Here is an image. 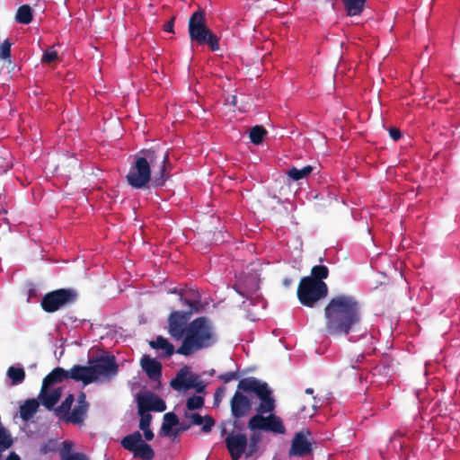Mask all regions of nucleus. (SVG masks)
I'll return each mask as SVG.
<instances>
[{
	"mask_svg": "<svg viewBox=\"0 0 460 460\" xmlns=\"http://www.w3.org/2000/svg\"><path fill=\"white\" fill-rule=\"evenodd\" d=\"M360 306L354 296L339 295L324 309L325 332L332 336L348 334L360 320Z\"/></svg>",
	"mask_w": 460,
	"mask_h": 460,
	"instance_id": "obj_1",
	"label": "nucleus"
},
{
	"mask_svg": "<svg viewBox=\"0 0 460 460\" xmlns=\"http://www.w3.org/2000/svg\"><path fill=\"white\" fill-rule=\"evenodd\" d=\"M166 154H158L155 150H142L135 158L128 174L127 181L128 184L136 189L144 188L151 178V166L159 164V171L154 172V177L158 184L164 181V175L168 162Z\"/></svg>",
	"mask_w": 460,
	"mask_h": 460,
	"instance_id": "obj_2",
	"label": "nucleus"
},
{
	"mask_svg": "<svg viewBox=\"0 0 460 460\" xmlns=\"http://www.w3.org/2000/svg\"><path fill=\"white\" fill-rule=\"evenodd\" d=\"M215 341L216 337L210 323L204 318H199L189 325L182 345L178 349L177 353L188 356L210 346Z\"/></svg>",
	"mask_w": 460,
	"mask_h": 460,
	"instance_id": "obj_3",
	"label": "nucleus"
},
{
	"mask_svg": "<svg viewBox=\"0 0 460 460\" xmlns=\"http://www.w3.org/2000/svg\"><path fill=\"white\" fill-rule=\"evenodd\" d=\"M70 378L82 381L84 385L110 379L117 374V366L112 358H101L89 366H75L70 370Z\"/></svg>",
	"mask_w": 460,
	"mask_h": 460,
	"instance_id": "obj_4",
	"label": "nucleus"
},
{
	"mask_svg": "<svg viewBox=\"0 0 460 460\" xmlns=\"http://www.w3.org/2000/svg\"><path fill=\"white\" fill-rule=\"evenodd\" d=\"M189 35L191 40L199 44L208 43L213 51L219 49L218 39L206 25L205 13L195 12L189 20Z\"/></svg>",
	"mask_w": 460,
	"mask_h": 460,
	"instance_id": "obj_5",
	"label": "nucleus"
},
{
	"mask_svg": "<svg viewBox=\"0 0 460 460\" xmlns=\"http://www.w3.org/2000/svg\"><path fill=\"white\" fill-rule=\"evenodd\" d=\"M66 378H70V371L60 367L55 368L44 378L40 398L45 407L49 409L57 403L61 396V388L54 385Z\"/></svg>",
	"mask_w": 460,
	"mask_h": 460,
	"instance_id": "obj_6",
	"label": "nucleus"
},
{
	"mask_svg": "<svg viewBox=\"0 0 460 460\" xmlns=\"http://www.w3.org/2000/svg\"><path fill=\"white\" fill-rule=\"evenodd\" d=\"M327 286L321 280L311 277H305L301 279L297 289L299 301L306 306L312 307L320 299L326 296Z\"/></svg>",
	"mask_w": 460,
	"mask_h": 460,
	"instance_id": "obj_7",
	"label": "nucleus"
},
{
	"mask_svg": "<svg viewBox=\"0 0 460 460\" xmlns=\"http://www.w3.org/2000/svg\"><path fill=\"white\" fill-rule=\"evenodd\" d=\"M238 388L243 391H251L255 393L261 399L259 411L267 413L274 409V401L270 397V390L266 383H262L255 378L250 377L240 381Z\"/></svg>",
	"mask_w": 460,
	"mask_h": 460,
	"instance_id": "obj_8",
	"label": "nucleus"
},
{
	"mask_svg": "<svg viewBox=\"0 0 460 460\" xmlns=\"http://www.w3.org/2000/svg\"><path fill=\"white\" fill-rule=\"evenodd\" d=\"M73 402L74 397L72 394H69L62 402V404L57 409V411L59 414L67 415L66 420L75 424H81L84 420L88 408V404L85 402V395L81 394L78 396L76 404L73 408L72 412L68 415V411Z\"/></svg>",
	"mask_w": 460,
	"mask_h": 460,
	"instance_id": "obj_9",
	"label": "nucleus"
},
{
	"mask_svg": "<svg viewBox=\"0 0 460 460\" xmlns=\"http://www.w3.org/2000/svg\"><path fill=\"white\" fill-rule=\"evenodd\" d=\"M180 299H184L190 309L187 312H173L169 317V332L177 340H180L183 335L184 326L189 315L193 312L198 311V305L196 302H191L182 296H180Z\"/></svg>",
	"mask_w": 460,
	"mask_h": 460,
	"instance_id": "obj_10",
	"label": "nucleus"
},
{
	"mask_svg": "<svg viewBox=\"0 0 460 460\" xmlns=\"http://www.w3.org/2000/svg\"><path fill=\"white\" fill-rule=\"evenodd\" d=\"M121 445L125 449L133 453L135 457L151 460L154 456L152 448L142 439V436L138 431L125 437L121 441Z\"/></svg>",
	"mask_w": 460,
	"mask_h": 460,
	"instance_id": "obj_11",
	"label": "nucleus"
},
{
	"mask_svg": "<svg viewBox=\"0 0 460 460\" xmlns=\"http://www.w3.org/2000/svg\"><path fill=\"white\" fill-rule=\"evenodd\" d=\"M75 297L74 292L66 289H59L51 292L44 296L41 305L45 311L55 312Z\"/></svg>",
	"mask_w": 460,
	"mask_h": 460,
	"instance_id": "obj_12",
	"label": "nucleus"
},
{
	"mask_svg": "<svg viewBox=\"0 0 460 460\" xmlns=\"http://www.w3.org/2000/svg\"><path fill=\"white\" fill-rule=\"evenodd\" d=\"M172 386L178 391L195 388L200 392L204 385L199 377L192 374L189 367H183L178 373L177 376L172 381Z\"/></svg>",
	"mask_w": 460,
	"mask_h": 460,
	"instance_id": "obj_13",
	"label": "nucleus"
},
{
	"mask_svg": "<svg viewBox=\"0 0 460 460\" xmlns=\"http://www.w3.org/2000/svg\"><path fill=\"white\" fill-rule=\"evenodd\" d=\"M226 441L232 459L239 460L247 446L246 437L239 433L230 434Z\"/></svg>",
	"mask_w": 460,
	"mask_h": 460,
	"instance_id": "obj_14",
	"label": "nucleus"
},
{
	"mask_svg": "<svg viewBox=\"0 0 460 460\" xmlns=\"http://www.w3.org/2000/svg\"><path fill=\"white\" fill-rule=\"evenodd\" d=\"M139 410L164 411L165 410L164 402L156 395L150 393H144L137 397Z\"/></svg>",
	"mask_w": 460,
	"mask_h": 460,
	"instance_id": "obj_15",
	"label": "nucleus"
},
{
	"mask_svg": "<svg viewBox=\"0 0 460 460\" xmlns=\"http://www.w3.org/2000/svg\"><path fill=\"white\" fill-rule=\"evenodd\" d=\"M311 451V438L308 431H301L293 439L290 455L304 456Z\"/></svg>",
	"mask_w": 460,
	"mask_h": 460,
	"instance_id": "obj_16",
	"label": "nucleus"
},
{
	"mask_svg": "<svg viewBox=\"0 0 460 460\" xmlns=\"http://www.w3.org/2000/svg\"><path fill=\"white\" fill-rule=\"evenodd\" d=\"M195 411L196 410H185L184 416L189 423L194 425H202V429L204 431L210 430L211 427L214 425V420L208 416L202 417Z\"/></svg>",
	"mask_w": 460,
	"mask_h": 460,
	"instance_id": "obj_17",
	"label": "nucleus"
},
{
	"mask_svg": "<svg viewBox=\"0 0 460 460\" xmlns=\"http://www.w3.org/2000/svg\"><path fill=\"white\" fill-rule=\"evenodd\" d=\"M250 407V400L242 394L236 392L231 402L233 414L235 417L243 416L249 411Z\"/></svg>",
	"mask_w": 460,
	"mask_h": 460,
	"instance_id": "obj_18",
	"label": "nucleus"
},
{
	"mask_svg": "<svg viewBox=\"0 0 460 460\" xmlns=\"http://www.w3.org/2000/svg\"><path fill=\"white\" fill-rule=\"evenodd\" d=\"M61 460H88L84 453L75 451V444L71 441H64L60 449Z\"/></svg>",
	"mask_w": 460,
	"mask_h": 460,
	"instance_id": "obj_19",
	"label": "nucleus"
},
{
	"mask_svg": "<svg viewBox=\"0 0 460 460\" xmlns=\"http://www.w3.org/2000/svg\"><path fill=\"white\" fill-rule=\"evenodd\" d=\"M141 366L150 378L154 380L158 379L161 375V365L159 362L145 356L141 359Z\"/></svg>",
	"mask_w": 460,
	"mask_h": 460,
	"instance_id": "obj_20",
	"label": "nucleus"
},
{
	"mask_svg": "<svg viewBox=\"0 0 460 460\" xmlns=\"http://www.w3.org/2000/svg\"><path fill=\"white\" fill-rule=\"evenodd\" d=\"M39 402L32 399L28 400L23 405L21 406L20 413L22 420H27L31 419L37 411Z\"/></svg>",
	"mask_w": 460,
	"mask_h": 460,
	"instance_id": "obj_21",
	"label": "nucleus"
},
{
	"mask_svg": "<svg viewBox=\"0 0 460 460\" xmlns=\"http://www.w3.org/2000/svg\"><path fill=\"white\" fill-rule=\"evenodd\" d=\"M150 346L156 349H161L166 356L173 353L174 348L168 341L163 337H157L155 341H150Z\"/></svg>",
	"mask_w": 460,
	"mask_h": 460,
	"instance_id": "obj_22",
	"label": "nucleus"
},
{
	"mask_svg": "<svg viewBox=\"0 0 460 460\" xmlns=\"http://www.w3.org/2000/svg\"><path fill=\"white\" fill-rule=\"evenodd\" d=\"M349 15H358L364 8L365 0H343Z\"/></svg>",
	"mask_w": 460,
	"mask_h": 460,
	"instance_id": "obj_23",
	"label": "nucleus"
},
{
	"mask_svg": "<svg viewBox=\"0 0 460 460\" xmlns=\"http://www.w3.org/2000/svg\"><path fill=\"white\" fill-rule=\"evenodd\" d=\"M266 430L283 434L285 432V427L280 418L276 415H270L267 417Z\"/></svg>",
	"mask_w": 460,
	"mask_h": 460,
	"instance_id": "obj_24",
	"label": "nucleus"
},
{
	"mask_svg": "<svg viewBox=\"0 0 460 460\" xmlns=\"http://www.w3.org/2000/svg\"><path fill=\"white\" fill-rule=\"evenodd\" d=\"M7 376L11 379L12 385H19L25 378V372L22 367L12 366L7 370Z\"/></svg>",
	"mask_w": 460,
	"mask_h": 460,
	"instance_id": "obj_25",
	"label": "nucleus"
},
{
	"mask_svg": "<svg viewBox=\"0 0 460 460\" xmlns=\"http://www.w3.org/2000/svg\"><path fill=\"white\" fill-rule=\"evenodd\" d=\"M312 172L313 167L306 165L302 169L292 168L288 171V174L292 180L298 181L307 177Z\"/></svg>",
	"mask_w": 460,
	"mask_h": 460,
	"instance_id": "obj_26",
	"label": "nucleus"
},
{
	"mask_svg": "<svg viewBox=\"0 0 460 460\" xmlns=\"http://www.w3.org/2000/svg\"><path fill=\"white\" fill-rule=\"evenodd\" d=\"M267 131L261 126H255L250 131V139L255 144L259 145L262 142Z\"/></svg>",
	"mask_w": 460,
	"mask_h": 460,
	"instance_id": "obj_27",
	"label": "nucleus"
},
{
	"mask_svg": "<svg viewBox=\"0 0 460 460\" xmlns=\"http://www.w3.org/2000/svg\"><path fill=\"white\" fill-rule=\"evenodd\" d=\"M177 424V417L171 412L164 414V422L162 425V431L165 435L169 434L172 428Z\"/></svg>",
	"mask_w": 460,
	"mask_h": 460,
	"instance_id": "obj_28",
	"label": "nucleus"
},
{
	"mask_svg": "<svg viewBox=\"0 0 460 460\" xmlns=\"http://www.w3.org/2000/svg\"><path fill=\"white\" fill-rule=\"evenodd\" d=\"M16 19L22 23H29L31 21V7L27 4L21 6L17 11Z\"/></svg>",
	"mask_w": 460,
	"mask_h": 460,
	"instance_id": "obj_29",
	"label": "nucleus"
},
{
	"mask_svg": "<svg viewBox=\"0 0 460 460\" xmlns=\"http://www.w3.org/2000/svg\"><path fill=\"white\" fill-rule=\"evenodd\" d=\"M267 417L261 415L253 416L249 421V428L251 429H266Z\"/></svg>",
	"mask_w": 460,
	"mask_h": 460,
	"instance_id": "obj_30",
	"label": "nucleus"
},
{
	"mask_svg": "<svg viewBox=\"0 0 460 460\" xmlns=\"http://www.w3.org/2000/svg\"><path fill=\"white\" fill-rule=\"evenodd\" d=\"M13 444V439L8 430L0 425V447L8 449Z\"/></svg>",
	"mask_w": 460,
	"mask_h": 460,
	"instance_id": "obj_31",
	"label": "nucleus"
},
{
	"mask_svg": "<svg viewBox=\"0 0 460 460\" xmlns=\"http://www.w3.org/2000/svg\"><path fill=\"white\" fill-rule=\"evenodd\" d=\"M328 276V270L325 266H314L312 269V276L311 278L321 280L326 279Z\"/></svg>",
	"mask_w": 460,
	"mask_h": 460,
	"instance_id": "obj_32",
	"label": "nucleus"
},
{
	"mask_svg": "<svg viewBox=\"0 0 460 460\" xmlns=\"http://www.w3.org/2000/svg\"><path fill=\"white\" fill-rule=\"evenodd\" d=\"M204 400L201 396H193L187 401L186 409L198 410L203 406Z\"/></svg>",
	"mask_w": 460,
	"mask_h": 460,
	"instance_id": "obj_33",
	"label": "nucleus"
},
{
	"mask_svg": "<svg viewBox=\"0 0 460 460\" xmlns=\"http://www.w3.org/2000/svg\"><path fill=\"white\" fill-rule=\"evenodd\" d=\"M138 412L140 414V422H139V428L140 429H146L149 428L150 422H151V415L145 410H139Z\"/></svg>",
	"mask_w": 460,
	"mask_h": 460,
	"instance_id": "obj_34",
	"label": "nucleus"
},
{
	"mask_svg": "<svg viewBox=\"0 0 460 460\" xmlns=\"http://www.w3.org/2000/svg\"><path fill=\"white\" fill-rule=\"evenodd\" d=\"M11 42L5 40L0 46V59H7L10 58Z\"/></svg>",
	"mask_w": 460,
	"mask_h": 460,
	"instance_id": "obj_35",
	"label": "nucleus"
},
{
	"mask_svg": "<svg viewBox=\"0 0 460 460\" xmlns=\"http://www.w3.org/2000/svg\"><path fill=\"white\" fill-rule=\"evenodd\" d=\"M57 59L58 52L53 48H50L48 50H46L42 56V61L45 63H51L56 61Z\"/></svg>",
	"mask_w": 460,
	"mask_h": 460,
	"instance_id": "obj_36",
	"label": "nucleus"
},
{
	"mask_svg": "<svg viewBox=\"0 0 460 460\" xmlns=\"http://www.w3.org/2000/svg\"><path fill=\"white\" fill-rule=\"evenodd\" d=\"M227 104L236 107L239 111H245V103L244 102H241V105L238 106V99L236 95H232L226 100Z\"/></svg>",
	"mask_w": 460,
	"mask_h": 460,
	"instance_id": "obj_37",
	"label": "nucleus"
},
{
	"mask_svg": "<svg viewBox=\"0 0 460 460\" xmlns=\"http://www.w3.org/2000/svg\"><path fill=\"white\" fill-rule=\"evenodd\" d=\"M389 135H390L391 138H393L395 141L400 139V137H401L400 130L398 128H391L389 129Z\"/></svg>",
	"mask_w": 460,
	"mask_h": 460,
	"instance_id": "obj_38",
	"label": "nucleus"
},
{
	"mask_svg": "<svg viewBox=\"0 0 460 460\" xmlns=\"http://www.w3.org/2000/svg\"><path fill=\"white\" fill-rule=\"evenodd\" d=\"M173 22H174V19L172 18L168 22H166L164 24V30L165 31H168V32H173L174 31V30H173Z\"/></svg>",
	"mask_w": 460,
	"mask_h": 460,
	"instance_id": "obj_39",
	"label": "nucleus"
},
{
	"mask_svg": "<svg viewBox=\"0 0 460 460\" xmlns=\"http://www.w3.org/2000/svg\"><path fill=\"white\" fill-rule=\"evenodd\" d=\"M141 430H143L144 432V436L146 438V440H152L153 438H154V434L153 432L149 429V428H146V429H140Z\"/></svg>",
	"mask_w": 460,
	"mask_h": 460,
	"instance_id": "obj_40",
	"label": "nucleus"
},
{
	"mask_svg": "<svg viewBox=\"0 0 460 460\" xmlns=\"http://www.w3.org/2000/svg\"><path fill=\"white\" fill-rule=\"evenodd\" d=\"M54 447H55V443L53 441H49L47 445L42 447L41 452L47 453V452H49L50 450H53Z\"/></svg>",
	"mask_w": 460,
	"mask_h": 460,
	"instance_id": "obj_41",
	"label": "nucleus"
},
{
	"mask_svg": "<svg viewBox=\"0 0 460 460\" xmlns=\"http://www.w3.org/2000/svg\"><path fill=\"white\" fill-rule=\"evenodd\" d=\"M6 460H20V456L17 454L12 452L9 454Z\"/></svg>",
	"mask_w": 460,
	"mask_h": 460,
	"instance_id": "obj_42",
	"label": "nucleus"
},
{
	"mask_svg": "<svg viewBox=\"0 0 460 460\" xmlns=\"http://www.w3.org/2000/svg\"><path fill=\"white\" fill-rule=\"evenodd\" d=\"M305 393H306L307 394H313V389H311V388H307V389L305 390Z\"/></svg>",
	"mask_w": 460,
	"mask_h": 460,
	"instance_id": "obj_43",
	"label": "nucleus"
},
{
	"mask_svg": "<svg viewBox=\"0 0 460 460\" xmlns=\"http://www.w3.org/2000/svg\"><path fill=\"white\" fill-rule=\"evenodd\" d=\"M313 409H315L316 408V405L315 404H313L312 405Z\"/></svg>",
	"mask_w": 460,
	"mask_h": 460,
	"instance_id": "obj_44",
	"label": "nucleus"
}]
</instances>
